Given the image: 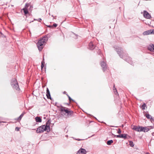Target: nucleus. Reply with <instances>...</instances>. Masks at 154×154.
I'll list each match as a JSON object with an SVG mask.
<instances>
[{"label": "nucleus", "instance_id": "a211bd4d", "mask_svg": "<svg viewBox=\"0 0 154 154\" xmlns=\"http://www.w3.org/2000/svg\"><path fill=\"white\" fill-rule=\"evenodd\" d=\"M142 131H143L144 132H146L148 131L149 130L148 128L146 127H142Z\"/></svg>", "mask_w": 154, "mask_h": 154}, {"label": "nucleus", "instance_id": "f8f14e48", "mask_svg": "<svg viewBox=\"0 0 154 154\" xmlns=\"http://www.w3.org/2000/svg\"><path fill=\"white\" fill-rule=\"evenodd\" d=\"M127 135L125 134H121L120 135H116V136L117 137L119 138H124L125 139L127 137Z\"/></svg>", "mask_w": 154, "mask_h": 154}, {"label": "nucleus", "instance_id": "6e6552de", "mask_svg": "<svg viewBox=\"0 0 154 154\" xmlns=\"http://www.w3.org/2000/svg\"><path fill=\"white\" fill-rule=\"evenodd\" d=\"M143 15L144 17L148 19H149L151 17L150 15L146 11H143Z\"/></svg>", "mask_w": 154, "mask_h": 154}, {"label": "nucleus", "instance_id": "0eeeda50", "mask_svg": "<svg viewBox=\"0 0 154 154\" xmlns=\"http://www.w3.org/2000/svg\"><path fill=\"white\" fill-rule=\"evenodd\" d=\"M132 129L133 130L138 132L142 131L143 130H142V127L140 126H134Z\"/></svg>", "mask_w": 154, "mask_h": 154}, {"label": "nucleus", "instance_id": "dca6fc26", "mask_svg": "<svg viewBox=\"0 0 154 154\" xmlns=\"http://www.w3.org/2000/svg\"><path fill=\"white\" fill-rule=\"evenodd\" d=\"M35 120L37 122H42V119L40 117H36L35 118Z\"/></svg>", "mask_w": 154, "mask_h": 154}, {"label": "nucleus", "instance_id": "7c9ffc66", "mask_svg": "<svg viewBox=\"0 0 154 154\" xmlns=\"http://www.w3.org/2000/svg\"><path fill=\"white\" fill-rule=\"evenodd\" d=\"M33 7L32 5H30V8H32Z\"/></svg>", "mask_w": 154, "mask_h": 154}, {"label": "nucleus", "instance_id": "473e14b6", "mask_svg": "<svg viewBox=\"0 0 154 154\" xmlns=\"http://www.w3.org/2000/svg\"><path fill=\"white\" fill-rule=\"evenodd\" d=\"M48 27H51V26H48Z\"/></svg>", "mask_w": 154, "mask_h": 154}, {"label": "nucleus", "instance_id": "393cba45", "mask_svg": "<svg viewBox=\"0 0 154 154\" xmlns=\"http://www.w3.org/2000/svg\"><path fill=\"white\" fill-rule=\"evenodd\" d=\"M67 95V96L68 97L69 100V101L70 102L71 100L73 101V100L67 94H66Z\"/></svg>", "mask_w": 154, "mask_h": 154}, {"label": "nucleus", "instance_id": "c85d7f7f", "mask_svg": "<svg viewBox=\"0 0 154 154\" xmlns=\"http://www.w3.org/2000/svg\"><path fill=\"white\" fill-rule=\"evenodd\" d=\"M41 20H42V19L41 18H39L38 20V21L39 22H41Z\"/></svg>", "mask_w": 154, "mask_h": 154}, {"label": "nucleus", "instance_id": "f704fd0d", "mask_svg": "<svg viewBox=\"0 0 154 154\" xmlns=\"http://www.w3.org/2000/svg\"><path fill=\"white\" fill-rule=\"evenodd\" d=\"M65 91H64V92H63V93H64V94H65Z\"/></svg>", "mask_w": 154, "mask_h": 154}, {"label": "nucleus", "instance_id": "39448f33", "mask_svg": "<svg viewBox=\"0 0 154 154\" xmlns=\"http://www.w3.org/2000/svg\"><path fill=\"white\" fill-rule=\"evenodd\" d=\"M60 110L61 112H65L66 113H67L68 115H71L73 113V112L72 111H69L67 109V108L66 109H64V108L62 106L60 108Z\"/></svg>", "mask_w": 154, "mask_h": 154}, {"label": "nucleus", "instance_id": "7ed1b4c3", "mask_svg": "<svg viewBox=\"0 0 154 154\" xmlns=\"http://www.w3.org/2000/svg\"><path fill=\"white\" fill-rule=\"evenodd\" d=\"M48 40V38L47 37H44L38 40L37 45L39 51L42 50Z\"/></svg>", "mask_w": 154, "mask_h": 154}, {"label": "nucleus", "instance_id": "72a5a7b5", "mask_svg": "<svg viewBox=\"0 0 154 154\" xmlns=\"http://www.w3.org/2000/svg\"><path fill=\"white\" fill-rule=\"evenodd\" d=\"M146 154H149V153H146Z\"/></svg>", "mask_w": 154, "mask_h": 154}, {"label": "nucleus", "instance_id": "20e7f679", "mask_svg": "<svg viewBox=\"0 0 154 154\" xmlns=\"http://www.w3.org/2000/svg\"><path fill=\"white\" fill-rule=\"evenodd\" d=\"M11 85L13 89L15 91L18 92L20 90L18 83L16 79H14L12 80Z\"/></svg>", "mask_w": 154, "mask_h": 154}, {"label": "nucleus", "instance_id": "b1692460", "mask_svg": "<svg viewBox=\"0 0 154 154\" xmlns=\"http://www.w3.org/2000/svg\"><path fill=\"white\" fill-rule=\"evenodd\" d=\"M44 61H42V62L41 65V67L42 69L44 67Z\"/></svg>", "mask_w": 154, "mask_h": 154}, {"label": "nucleus", "instance_id": "1a4fd4ad", "mask_svg": "<svg viewBox=\"0 0 154 154\" xmlns=\"http://www.w3.org/2000/svg\"><path fill=\"white\" fill-rule=\"evenodd\" d=\"M100 64L103 68V71H105L107 69V66L106 63L104 61H102L100 63Z\"/></svg>", "mask_w": 154, "mask_h": 154}, {"label": "nucleus", "instance_id": "f3484780", "mask_svg": "<svg viewBox=\"0 0 154 154\" xmlns=\"http://www.w3.org/2000/svg\"><path fill=\"white\" fill-rule=\"evenodd\" d=\"M145 116L147 119H150L151 120H153V119L152 118V117L149 114H146Z\"/></svg>", "mask_w": 154, "mask_h": 154}, {"label": "nucleus", "instance_id": "9d476101", "mask_svg": "<svg viewBox=\"0 0 154 154\" xmlns=\"http://www.w3.org/2000/svg\"><path fill=\"white\" fill-rule=\"evenodd\" d=\"M86 150L83 148H81L78 151L76 154H86Z\"/></svg>", "mask_w": 154, "mask_h": 154}, {"label": "nucleus", "instance_id": "bb28decb", "mask_svg": "<svg viewBox=\"0 0 154 154\" xmlns=\"http://www.w3.org/2000/svg\"><path fill=\"white\" fill-rule=\"evenodd\" d=\"M20 128H18L17 127L15 128V131H18L19 130Z\"/></svg>", "mask_w": 154, "mask_h": 154}, {"label": "nucleus", "instance_id": "a878e982", "mask_svg": "<svg viewBox=\"0 0 154 154\" xmlns=\"http://www.w3.org/2000/svg\"><path fill=\"white\" fill-rule=\"evenodd\" d=\"M121 132H122V131H121V129H120V128H119V129H118V131L117 133H118V134H120Z\"/></svg>", "mask_w": 154, "mask_h": 154}, {"label": "nucleus", "instance_id": "9b49d317", "mask_svg": "<svg viewBox=\"0 0 154 154\" xmlns=\"http://www.w3.org/2000/svg\"><path fill=\"white\" fill-rule=\"evenodd\" d=\"M148 48L149 50L152 52H154V44H150L148 46Z\"/></svg>", "mask_w": 154, "mask_h": 154}, {"label": "nucleus", "instance_id": "f03ea898", "mask_svg": "<svg viewBox=\"0 0 154 154\" xmlns=\"http://www.w3.org/2000/svg\"><path fill=\"white\" fill-rule=\"evenodd\" d=\"M44 131L48 132L50 131V123L48 122L46 125H43L40 126L37 128L36 131L37 133H42Z\"/></svg>", "mask_w": 154, "mask_h": 154}, {"label": "nucleus", "instance_id": "4be33fe9", "mask_svg": "<svg viewBox=\"0 0 154 154\" xmlns=\"http://www.w3.org/2000/svg\"><path fill=\"white\" fill-rule=\"evenodd\" d=\"M129 145L131 147H133L134 146L133 142L132 141H130L129 142Z\"/></svg>", "mask_w": 154, "mask_h": 154}, {"label": "nucleus", "instance_id": "2f4dec72", "mask_svg": "<svg viewBox=\"0 0 154 154\" xmlns=\"http://www.w3.org/2000/svg\"><path fill=\"white\" fill-rule=\"evenodd\" d=\"M77 140H79V141L81 140H80L79 139H77Z\"/></svg>", "mask_w": 154, "mask_h": 154}, {"label": "nucleus", "instance_id": "5701e85b", "mask_svg": "<svg viewBox=\"0 0 154 154\" xmlns=\"http://www.w3.org/2000/svg\"><path fill=\"white\" fill-rule=\"evenodd\" d=\"M146 106V104L145 103H144L141 106L142 109H145V107Z\"/></svg>", "mask_w": 154, "mask_h": 154}, {"label": "nucleus", "instance_id": "c9c22d12", "mask_svg": "<svg viewBox=\"0 0 154 154\" xmlns=\"http://www.w3.org/2000/svg\"><path fill=\"white\" fill-rule=\"evenodd\" d=\"M112 127H114L113 126H111Z\"/></svg>", "mask_w": 154, "mask_h": 154}, {"label": "nucleus", "instance_id": "ddd939ff", "mask_svg": "<svg viewBox=\"0 0 154 154\" xmlns=\"http://www.w3.org/2000/svg\"><path fill=\"white\" fill-rule=\"evenodd\" d=\"M152 34V30L150 29L144 32L143 33V34L144 35H149Z\"/></svg>", "mask_w": 154, "mask_h": 154}, {"label": "nucleus", "instance_id": "c756f323", "mask_svg": "<svg viewBox=\"0 0 154 154\" xmlns=\"http://www.w3.org/2000/svg\"><path fill=\"white\" fill-rule=\"evenodd\" d=\"M152 34H154V29L152 30Z\"/></svg>", "mask_w": 154, "mask_h": 154}, {"label": "nucleus", "instance_id": "cd10ccee", "mask_svg": "<svg viewBox=\"0 0 154 154\" xmlns=\"http://www.w3.org/2000/svg\"><path fill=\"white\" fill-rule=\"evenodd\" d=\"M53 26L55 27H56L57 26V24L56 23H54L53 24Z\"/></svg>", "mask_w": 154, "mask_h": 154}, {"label": "nucleus", "instance_id": "2eb2a0df", "mask_svg": "<svg viewBox=\"0 0 154 154\" xmlns=\"http://www.w3.org/2000/svg\"><path fill=\"white\" fill-rule=\"evenodd\" d=\"M89 47L90 49L93 50L95 48V46L92 42H91L89 44Z\"/></svg>", "mask_w": 154, "mask_h": 154}, {"label": "nucleus", "instance_id": "6ab92c4d", "mask_svg": "<svg viewBox=\"0 0 154 154\" xmlns=\"http://www.w3.org/2000/svg\"><path fill=\"white\" fill-rule=\"evenodd\" d=\"M25 114V113L23 112L20 116L18 118L17 120L18 121H20L21 120V119L22 118V117L23 116L24 114Z\"/></svg>", "mask_w": 154, "mask_h": 154}, {"label": "nucleus", "instance_id": "423d86ee", "mask_svg": "<svg viewBox=\"0 0 154 154\" xmlns=\"http://www.w3.org/2000/svg\"><path fill=\"white\" fill-rule=\"evenodd\" d=\"M29 6V4L27 3L25 5L23 9V10L25 14H26L28 13V8Z\"/></svg>", "mask_w": 154, "mask_h": 154}, {"label": "nucleus", "instance_id": "aec40b11", "mask_svg": "<svg viewBox=\"0 0 154 154\" xmlns=\"http://www.w3.org/2000/svg\"><path fill=\"white\" fill-rule=\"evenodd\" d=\"M113 143V141L112 140H108L107 141V144L109 145H111V144Z\"/></svg>", "mask_w": 154, "mask_h": 154}, {"label": "nucleus", "instance_id": "f257e3e1", "mask_svg": "<svg viewBox=\"0 0 154 154\" xmlns=\"http://www.w3.org/2000/svg\"><path fill=\"white\" fill-rule=\"evenodd\" d=\"M116 49V51L120 57L126 60L131 64H132L131 59L127 56V54L123 51L121 48L118 47Z\"/></svg>", "mask_w": 154, "mask_h": 154}, {"label": "nucleus", "instance_id": "412c9836", "mask_svg": "<svg viewBox=\"0 0 154 154\" xmlns=\"http://www.w3.org/2000/svg\"><path fill=\"white\" fill-rule=\"evenodd\" d=\"M113 90L115 94H118V92H117V91L116 88H115V85H114L113 86Z\"/></svg>", "mask_w": 154, "mask_h": 154}, {"label": "nucleus", "instance_id": "4468645a", "mask_svg": "<svg viewBox=\"0 0 154 154\" xmlns=\"http://www.w3.org/2000/svg\"><path fill=\"white\" fill-rule=\"evenodd\" d=\"M46 96L48 99H50L51 100L50 92L48 88H47L46 90Z\"/></svg>", "mask_w": 154, "mask_h": 154}]
</instances>
